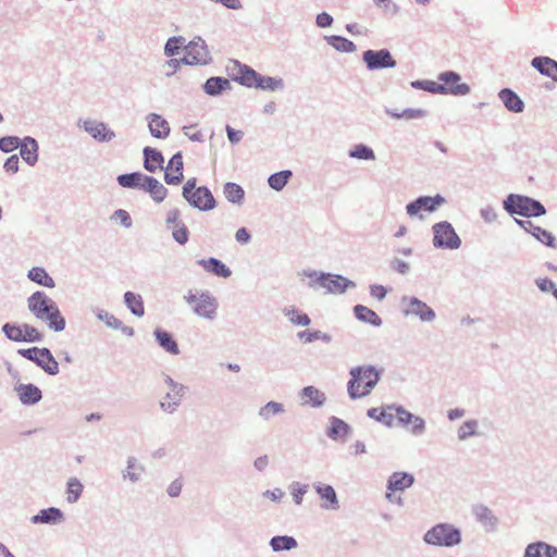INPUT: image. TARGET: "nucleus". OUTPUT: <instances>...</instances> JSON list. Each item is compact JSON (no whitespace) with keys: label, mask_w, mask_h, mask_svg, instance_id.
I'll return each mask as SVG.
<instances>
[{"label":"nucleus","mask_w":557,"mask_h":557,"mask_svg":"<svg viewBox=\"0 0 557 557\" xmlns=\"http://www.w3.org/2000/svg\"><path fill=\"white\" fill-rule=\"evenodd\" d=\"M29 311L37 320L45 322L50 329L60 332L65 326L57 305L44 293L36 292L27 300Z\"/></svg>","instance_id":"1"},{"label":"nucleus","mask_w":557,"mask_h":557,"mask_svg":"<svg viewBox=\"0 0 557 557\" xmlns=\"http://www.w3.org/2000/svg\"><path fill=\"white\" fill-rule=\"evenodd\" d=\"M290 177H292V172L288 170H285V171H281V172L272 174L269 177L268 183L271 188H273L275 190H281L285 187V185L287 184V182Z\"/></svg>","instance_id":"38"},{"label":"nucleus","mask_w":557,"mask_h":557,"mask_svg":"<svg viewBox=\"0 0 557 557\" xmlns=\"http://www.w3.org/2000/svg\"><path fill=\"white\" fill-rule=\"evenodd\" d=\"M349 156L351 158L356 159H363V160H372L374 159V152L372 149L368 148L363 145L356 146L350 152Z\"/></svg>","instance_id":"48"},{"label":"nucleus","mask_w":557,"mask_h":557,"mask_svg":"<svg viewBox=\"0 0 557 557\" xmlns=\"http://www.w3.org/2000/svg\"><path fill=\"white\" fill-rule=\"evenodd\" d=\"M388 417H395L403 425L408 421H412V425L409 426V431L413 434H421L424 430V421L420 417L411 414L401 407H388Z\"/></svg>","instance_id":"14"},{"label":"nucleus","mask_w":557,"mask_h":557,"mask_svg":"<svg viewBox=\"0 0 557 557\" xmlns=\"http://www.w3.org/2000/svg\"><path fill=\"white\" fill-rule=\"evenodd\" d=\"M282 411V404L276 401H270L260 409L259 414L264 419H270L271 417L281 413Z\"/></svg>","instance_id":"47"},{"label":"nucleus","mask_w":557,"mask_h":557,"mask_svg":"<svg viewBox=\"0 0 557 557\" xmlns=\"http://www.w3.org/2000/svg\"><path fill=\"white\" fill-rule=\"evenodd\" d=\"M28 277L42 286L46 287H54V281L53 278L46 272L45 269L35 267L28 272Z\"/></svg>","instance_id":"32"},{"label":"nucleus","mask_w":557,"mask_h":557,"mask_svg":"<svg viewBox=\"0 0 557 557\" xmlns=\"http://www.w3.org/2000/svg\"><path fill=\"white\" fill-rule=\"evenodd\" d=\"M170 230L172 231L173 238L177 243H180L181 245H184V244L187 243V240H188V231H187L186 226L184 225V223H182L180 225H174Z\"/></svg>","instance_id":"49"},{"label":"nucleus","mask_w":557,"mask_h":557,"mask_svg":"<svg viewBox=\"0 0 557 557\" xmlns=\"http://www.w3.org/2000/svg\"><path fill=\"white\" fill-rule=\"evenodd\" d=\"M145 162L144 166L149 172H156L163 168V156L160 151L146 147L144 149Z\"/></svg>","instance_id":"23"},{"label":"nucleus","mask_w":557,"mask_h":557,"mask_svg":"<svg viewBox=\"0 0 557 557\" xmlns=\"http://www.w3.org/2000/svg\"><path fill=\"white\" fill-rule=\"evenodd\" d=\"M518 223L541 243L552 248L557 247L556 239L550 232L534 225L531 221H518Z\"/></svg>","instance_id":"17"},{"label":"nucleus","mask_w":557,"mask_h":557,"mask_svg":"<svg viewBox=\"0 0 557 557\" xmlns=\"http://www.w3.org/2000/svg\"><path fill=\"white\" fill-rule=\"evenodd\" d=\"M183 178V157L181 153H175L169 161L165 168L164 180L168 184H178Z\"/></svg>","instance_id":"16"},{"label":"nucleus","mask_w":557,"mask_h":557,"mask_svg":"<svg viewBox=\"0 0 557 557\" xmlns=\"http://www.w3.org/2000/svg\"><path fill=\"white\" fill-rule=\"evenodd\" d=\"M524 557H557V548L543 542L528 545Z\"/></svg>","instance_id":"20"},{"label":"nucleus","mask_w":557,"mask_h":557,"mask_svg":"<svg viewBox=\"0 0 557 557\" xmlns=\"http://www.w3.org/2000/svg\"><path fill=\"white\" fill-rule=\"evenodd\" d=\"M2 332L10 341L13 342H40L42 339L41 332L27 323H5L2 326Z\"/></svg>","instance_id":"6"},{"label":"nucleus","mask_w":557,"mask_h":557,"mask_svg":"<svg viewBox=\"0 0 557 557\" xmlns=\"http://www.w3.org/2000/svg\"><path fill=\"white\" fill-rule=\"evenodd\" d=\"M211 272L222 277H228L232 273L225 264L214 258H211Z\"/></svg>","instance_id":"52"},{"label":"nucleus","mask_w":557,"mask_h":557,"mask_svg":"<svg viewBox=\"0 0 557 557\" xmlns=\"http://www.w3.org/2000/svg\"><path fill=\"white\" fill-rule=\"evenodd\" d=\"M125 304L133 314L143 317L145 314L144 301L140 295L126 292L124 295Z\"/></svg>","instance_id":"31"},{"label":"nucleus","mask_w":557,"mask_h":557,"mask_svg":"<svg viewBox=\"0 0 557 557\" xmlns=\"http://www.w3.org/2000/svg\"><path fill=\"white\" fill-rule=\"evenodd\" d=\"M86 131L96 139L110 140L114 134L103 123L87 122Z\"/></svg>","instance_id":"29"},{"label":"nucleus","mask_w":557,"mask_h":557,"mask_svg":"<svg viewBox=\"0 0 557 557\" xmlns=\"http://www.w3.org/2000/svg\"><path fill=\"white\" fill-rule=\"evenodd\" d=\"M38 145L36 140L26 138L21 145V156L30 165L37 161Z\"/></svg>","instance_id":"30"},{"label":"nucleus","mask_w":557,"mask_h":557,"mask_svg":"<svg viewBox=\"0 0 557 557\" xmlns=\"http://www.w3.org/2000/svg\"><path fill=\"white\" fill-rule=\"evenodd\" d=\"M531 64L542 75L550 77L557 83V61L548 57H536L532 60Z\"/></svg>","instance_id":"18"},{"label":"nucleus","mask_w":557,"mask_h":557,"mask_svg":"<svg viewBox=\"0 0 557 557\" xmlns=\"http://www.w3.org/2000/svg\"><path fill=\"white\" fill-rule=\"evenodd\" d=\"M100 319L104 320L106 324L113 327V329H121L124 334L132 336L134 331L132 327L124 326L122 321H120L117 318H115L112 314L106 313L104 315H99Z\"/></svg>","instance_id":"45"},{"label":"nucleus","mask_w":557,"mask_h":557,"mask_svg":"<svg viewBox=\"0 0 557 557\" xmlns=\"http://www.w3.org/2000/svg\"><path fill=\"white\" fill-rule=\"evenodd\" d=\"M145 175L141 173H129V174H122L117 177V182L122 187L125 188H133L137 186L143 187V183L145 182Z\"/></svg>","instance_id":"37"},{"label":"nucleus","mask_w":557,"mask_h":557,"mask_svg":"<svg viewBox=\"0 0 557 557\" xmlns=\"http://www.w3.org/2000/svg\"><path fill=\"white\" fill-rule=\"evenodd\" d=\"M362 59L370 70L394 67L396 65L395 60L386 49L367 50L363 52Z\"/></svg>","instance_id":"13"},{"label":"nucleus","mask_w":557,"mask_h":557,"mask_svg":"<svg viewBox=\"0 0 557 557\" xmlns=\"http://www.w3.org/2000/svg\"><path fill=\"white\" fill-rule=\"evenodd\" d=\"M460 540L459 530L446 523L436 524L424 535V541L435 546H454L459 544Z\"/></svg>","instance_id":"3"},{"label":"nucleus","mask_w":557,"mask_h":557,"mask_svg":"<svg viewBox=\"0 0 557 557\" xmlns=\"http://www.w3.org/2000/svg\"><path fill=\"white\" fill-rule=\"evenodd\" d=\"M271 546L275 552L284 549L288 550L295 548L297 546V542L292 536H274L271 540Z\"/></svg>","instance_id":"42"},{"label":"nucleus","mask_w":557,"mask_h":557,"mask_svg":"<svg viewBox=\"0 0 557 557\" xmlns=\"http://www.w3.org/2000/svg\"><path fill=\"white\" fill-rule=\"evenodd\" d=\"M280 85L281 81L274 79L272 77H261L258 75L257 84L255 87L260 89L275 90Z\"/></svg>","instance_id":"51"},{"label":"nucleus","mask_w":557,"mask_h":557,"mask_svg":"<svg viewBox=\"0 0 557 557\" xmlns=\"http://www.w3.org/2000/svg\"><path fill=\"white\" fill-rule=\"evenodd\" d=\"M473 512L475 517L484 524L493 525L496 522L492 511L485 506L479 505L474 507Z\"/></svg>","instance_id":"44"},{"label":"nucleus","mask_w":557,"mask_h":557,"mask_svg":"<svg viewBox=\"0 0 557 557\" xmlns=\"http://www.w3.org/2000/svg\"><path fill=\"white\" fill-rule=\"evenodd\" d=\"M408 311L418 315L423 321H432L435 318L434 311L419 299H411Z\"/></svg>","instance_id":"26"},{"label":"nucleus","mask_w":557,"mask_h":557,"mask_svg":"<svg viewBox=\"0 0 557 557\" xmlns=\"http://www.w3.org/2000/svg\"><path fill=\"white\" fill-rule=\"evenodd\" d=\"M355 314L361 321L369 322L373 325L381 324L380 317L372 309H370L366 306L357 305L355 307Z\"/></svg>","instance_id":"33"},{"label":"nucleus","mask_w":557,"mask_h":557,"mask_svg":"<svg viewBox=\"0 0 557 557\" xmlns=\"http://www.w3.org/2000/svg\"><path fill=\"white\" fill-rule=\"evenodd\" d=\"M308 491V485H300L299 483H295L292 485V495L294 502L299 505L302 502L304 495Z\"/></svg>","instance_id":"54"},{"label":"nucleus","mask_w":557,"mask_h":557,"mask_svg":"<svg viewBox=\"0 0 557 557\" xmlns=\"http://www.w3.org/2000/svg\"><path fill=\"white\" fill-rule=\"evenodd\" d=\"M413 482V475L406 472H394L387 482L386 498L391 503L400 505L401 498L397 493L404 492L406 488L410 487Z\"/></svg>","instance_id":"7"},{"label":"nucleus","mask_w":557,"mask_h":557,"mask_svg":"<svg viewBox=\"0 0 557 557\" xmlns=\"http://www.w3.org/2000/svg\"><path fill=\"white\" fill-rule=\"evenodd\" d=\"M443 202L444 199L441 196L420 197L416 201L410 202L406 209L409 215H417L421 211L432 212Z\"/></svg>","instance_id":"15"},{"label":"nucleus","mask_w":557,"mask_h":557,"mask_svg":"<svg viewBox=\"0 0 557 557\" xmlns=\"http://www.w3.org/2000/svg\"><path fill=\"white\" fill-rule=\"evenodd\" d=\"M17 352L22 357L35 362L48 374L55 375L59 373V363L48 348H23Z\"/></svg>","instance_id":"5"},{"label":"nucleus","mask_w":557,"mask_h":557,"mask_svg":"<svg viewBox=\"0 0 557 557\" xmlns=\"http://www.w3.org/2000/svg\"><path fill=\"white\" fill-rule=\"evenodd\" d=\"M317 492L322 499L326 502L324 505L325 508H337V497L334 488L331 485H319L317 486Z\"/></svg>","instance_id":"34"},{"label":"nucleus","mask_w":557,"mask_h":557,"mask_svg":"<svg viewBox=\"0 0 557 557\" xmlns=\"http://www.w3.org/2000/svg\"><path fill=\"white\" fill-rule=\"evenodd\" d=\"M347 424L343 421L335 419L332 423V428L330 430L331 436H342L347 433Z\"/></svg>","instance_id":"55"},{"label":"nucleus","mask_w":557,"mask_h":557,"mask_svg":"<svg viewBox=\"0 0 557 557\" xmlns=\"http://www.w3.org/2000/svg\"><path fill=\"white\" fill-rule=\"evenodd\" d=\"M425 115V111L421 109H407L404 110L400 114H397V117H404L407 120L411 119H420Z\"/></svg>","instance_id":"61"},{"label":"nucleus","mask_w":557,"mask_h":557,"mask_svg":"<svg viewBox=\"0 0 557 557\" xmlns=\"http://www.w3.org/2000/svg\"><path fill=\"white\" fill-rule=\"evenodd\" d=\"M433 243L436 247L455 249L460 246V238L453 226L447 222L437 223L433 226Z\"/></svg>","instance_id":"9"},{"label":"nucleus","mask_w":557,"mask_h":557,"mask_svg":"<svg viewBox=\"0 0 557 557\" xmlns=\"http://www.w3.org/2000/svg\"><path fill=\"white\" fill-rule=\"evenodd\" d=\"M183 195L194 207L200 210L209 209V189L206 187L196 188V181L188 180L184 186Z\"/></svg>","instance_id":"10"},{"label":"nucleus","mask_w":557,"mask_h":557,"mask_svg":"<svg viewBox=\"0 0 557 557\" xmlns=\"http://www.w3.org/2000/svg\"><path fill=\"white\" fill-rule=\"evenodd\" d=\"M417 84L420 85L426 91H430L433 94H443L444 88L441 87L440 81H437V82L425 81V82L417 83Z\"/></svg>","instance_id":"58"},{"label":"nucleus","mask_w":557,"mask_h":557,"mask_svg":"<svg viewBox=\"0 0 557 557\" xmlns=\"http://www.w3.org/2000/svg\"><path fill=\"white\" fill-rule=\"evenodd\" d=\"M182 61L186 64H198L206 62V49L203 45L190 42L184 48Z\"/></svg>","instance_id":"19"},{"label":"nucleus","mask_w":557,"mask_h":557,"mask_svg":"<svg viewBox=\"0 0 557 557\" xmlns=\"http://www.w3.org/2000/svg\"><path fill=\"white\" fill-rule=\"evenodd\" d=\"M143 188L158 202L163 201L168 194V189L158 180L151 176L145 177Z\"/></svg>","instance_id":"21"},{"label":"nucleus","mask_w":557,"mask_h":557,"mask_svg":"<svg viewBox=\"0 0 557 557\" xmlns=\"http://www.w3.org/2000/svg\"><path fill=\"white\" fill-rule=\"evenodd\" d=\"M302 399L307 404H311L313 406H320L324 403L325 397L324 394L321 393L318 388L313 386H307L301 392Z\"/></svg>","instance_id":"36"},{"label":"nucleus","mask_w":557,"mask_h":557,"mask_svg":"<svg viewBox=\"0 0 557 557\" xmlns=\"http://www.w3.org/2000/svg\"><path fill=\"white\" fill-rule=\"evenodd\" d=\"M224 195L232 202H240L244 198V190L235 183H227L224 186Z\"/></svg>","instance_id":"43"},{"label":"nucleus","mask_w":557,"mask_h":557,"mask_svg":"<svg viewBox=\"0 0 557 557\" xmlns=\"http://www.w3.org/2000/svg\"><path fill=\"white\" fill-rule=\"evenodd\" d=\"M460 76L455 72H444L440 74L438 81L441 82V87L443 89V94H451L456 96H463L470 91V87L460 83Z\"/></svg>","instance_id":"12"},{"label":"nucleus","mask_w":557,"mask_h":557,"mask_svg":"<svg viewBox=\"0 0 557 557\" xmlns=\"http://www.w3.org/2000/svg\"><path fill=\"white\" fill-rule=\"evenodd\" d=\"M348 382V394L351 398L369 395L380 380L379 371L372 366L352 368Z\"/></svg>","instance_id":"2"},{"label":"nucleus","mask_w":557,"mask_h":557,"mask_svg":"<svg viewBox=\"0 0 557 557\" xmlns=\"http://www.w3.org/2000/svg\"><path fill=\"white\" fill-rule=\"evenodd\" d=\"M331 40H332V45L338 50L346 51V52H351L355 50L354 42L346 38L333 36L331 38Z\"/></svg>","instance_id":"50"},{"label":"nucleus","mask_w":557,"mask_h":557,"mask_svg":"<svg viewBox=\"0 0 557 557\" xmlns=\"http://www.w3.org/2000/svg\"><path fill=\"white\" fill-rule=\"evenodd\" d=\"M284 314L288 318V320L295 325L307 326L310 324L311 320L308 314L300 312L299 310L290 307L284 310Z\"/></svg>","instance_id":"39"},{"label":"nucleus","mask_w":557,"mask_h":557,"mask_svg":"<svg viewBox=\"0 0 557 557\" xmlns=\"http://www.w3.org/2000/svg\"><path fill=\"white\" fill-rule=\"evenodd\" d=\"M475 428H476L475 422H473V421L465 422L459 429V437L466 438L467 436L474 434Z\"/></svg>","instance_id":"62"},{"label":"nucleus","mask_w":557,"mask_h":557,"mask_svg":"<svg viewBox=\"0 0 557 557\" xmlns=\"http://www.w3.org/2000/svg\"><path fill=\"white\" fill-rule=\"evenodd\" d=\"M62 519V512L54 507L44 509L33 518L34 522L50 523L58 522Z\"/></svg>","instance_id":"35"},{"label":"nucleus","mask_w":557,"mask_h":557,"mask_svg":"<svg viewBox=\"0 0 557 557\" xmlns=\"http://www.w3.org/2000/svg\"><path fill=\"white\" fill-rule=\"evenodd\" d=\"M183 44V39L180 37H172L168 40L165 45V53L168 55H174L178 52V49L181 48Z\"/></svg>","instance_id":"53"},{"label":"nucleus","mask_w":557,"mask_h":557,"mask_svg":"<svg viewBox=\"0 0 557 557\" xmlns=\"http://www.w3.org/2000/svg\"><path fill=\"white\" fill-rule=\"evenodd\" d=\"M140 471H141V467L139 465H137L136 460H129L128 461V466H127V470H126V475L132 481H135V480L138 479L139 474H140Z\"/></svg>","instance_id":"60"},{"label":"nucleus","mask_w":557,"mask_h":557,"mask_svg":"<svg viewBox=\"0 0 557 557\" xmlns=\"http://www.w3.org/2000/svg\"><path fill=\"white\" fill-rule=\"evenodd\" d=\"M83 484L76 479L72 478L67 482L66 487V499L69 503H75L78 500L83 493Z\"/></svg>","instance_id":"41"},{"label":"nucleus","mask_w":557,"mask_h":557,"mask_svg":"<svg viewBox=\"0 0 557 557\" xmlns=\"http://www.w3.org/2000/svg\"><path fill=\"white\" fill-rule=\"evenodd\" d=\"M505 207L509 212L524 216H540L545 213L542 203L519 195H510L505 201Z\"/></svg>","instance_id":"4"},{"label":"nucleus","mask_w":557,"mask_h":557,"mask_svg":"<svg viewBox=\"0 0 557 557\" xmlns=\"http://www.w3.org/2000/svg\"><path fill=\"white\" fill-rule=\"evenodd\" d=\"M17 394H18L20 400L24 405L35 404V403L39 401L41 398L40 389L33 384L21 385L17 388Z\"/></svg>","instance_id":"25"},{"label":"nucleus","mask_w":557,"mask_h":557,"mask_svg":"<svg viewBox=\"0 0 557 557\" xmlns=\"http://www.w3.org/2000/svg\"><path fill=\"white\" fill-rule=\"evenodd\" d=\"M18 162L20 160L17 156H11L4 163L5 171L9 173H16L18 171Z\"/></svg>","instance_id":"64"},{"label":"nucleus","mask_w":557,"mask_h":557,"mask_svg":"<svg viewBox=\"0 0 557 557\" xmlns=\"http://www.w3.org/2000/svg\"><path fill=\"white\" fill-rule=\"evenodd\" d=\"M499 98L504 102L505 107L512 112H521L523 110V102L517 94L510 89H503L499 92Z\"/></svg>","instance_id":"27"},{"label":"nucleus","mask_w":557,"mask_h":557,"mask_svg":"<svg viewBox=\"0 0 557 557\" xmlns=\"http://www.w3.org/2000/svg\"><path fill=\"white\" fill-rule=\"evenodd\" d=\"M258 75L259 74H257L253 70L247 66H242L238 70L236 79L247 87H255V85L257 84Z\"/></svg>","instance_id":"40"},{"label":"nucleus","mask_w":557,"mask_h":557,"mask_svg":"<svg viewBox=\"0 0 557 557\" xmlns=\"http://www.w3.org/2000/svg\"><path fill=\"white\" fill-rule=\"evenodd\" d=\"M187 302L195 313L207 317L209 314V299L205 294L189 293Z\"/></svg>","instance_id":"24"},{"label":"nucleus","mask_w":557,"mask_h":557,"mask_svg":"<svg viewBox=\"0 0 557 557\" xmlns=\"http://www.w3.org/2000/svg\"><path fill=\"white\" fill-rule=\"evenodd\" d=\"M310 286L314 289L323 288L329 293H343L348 286V281L339 275L310 274Z\"/></svg>","instance_id":"8"},{"label":"nucleus","mask_w":557,"mask_h":557,"mask_svg":"<svg viewBox=\"0 0 557 557\" xmlns=\"http://www.w3.org/2000/svg\"><path fill=\"white\" fill-rule=\"evenodd\" d=\"M149 129L156 138H166L170 134L169 123L158 114H150Z\"/></svg>","instance_id":"22"},{"label":"nucleus","mask_w":557,"mask_h":557,"mask_svg":"<svg viewBox=\"0 0 557 557\" xmlns=\"http://www.w3.org/2000/svg\"><path fill=\"white\" fill-rule=\"evenodd\" d=\"M18 146V139L15 137H5L0 139V149L3 151H12Z\"/></svg>","instance_id":"59"},{"label":"nucleus","mask_w":557,"mask_h":557,"mask_svg":"<svg viewBox=\"0 0 557 557\" xmlns=\"http://www.w3.org/2000/svg\"><path fill=\"white\" fill-rule=\"evenodd\" d=\"M184 133L189 139L194 141L203 140V134L198 129L197 125L185 126Z\"/></svg>","instance_id":"57"},{"label":"nucleus","mask_w":557,"mask_h":557,"mask_svg":"<svg viewBox=\"0 0 557 557\" xmlns=\"http://www.w3.org/2000/svg\"><path fill=\"white\" fill-rule=\"evenodd\" d=\"M156 338L159 345L168 352L172 355H178L180 348L173 336L163 330H156Z\"/></svg>","instance_id":"28"},{"label":"nucleus","mask_w":557,"mask_h":557,"mask_svg":"<svg viewBox=\"0 0 557 557\" xmlns=\"http://www.w3.org/2000/svg\"><path fill=\"white\" fill-rule=\"evenodd\" d=\"M166 227L170 230L174 225H180L183 222L181 221V213L177 209H172L166 213L165 219Z\"/></svg>","instance_id":"56"},{"label":"nucleus","mask_w":557,"mask_h":557,"mask_svg":"<svg viewBox=\"0 0 557 557\" xmlns=\"http://www.w3.org/2000/svg\"><path fill=\"white\" fill-rule=\"evenodd\" d=\"M161 393L164 394L160 401L161 407L164 410L171 411L181 401L183 396V386L168 377L161 386Z\"/></svg>","instance_id":"11"},{"label":"nucleus","mask_w":557,"mask_h":557,"mask_svg":"<svg viewBox=\"0 0 557 557\" xmlns=\"http://www.w3.org/2000/svg\"><path fill=\"white\" fill-rule=\"evenodd\" d=\"M113 218L120 221L121 224L124 225L125 227H129L132 225V219L125 210H116L113 214Z\"/></svg>","instance_id":"63"},{"label":"nucleus","mask_w":557,"mask_h":557,"mask_svg":"<svg viewBox=\"0 0 557 557\" xmlns=\"http://www.w3.org/2000/svg\"><path fill=\"white\" fill-rule=\"evenodd\" d=\"M298 338L304 343H311L314 341H330V337L321 331H301L298 333Z\"/></svg>","instance_id":"46"}]
</instances>
